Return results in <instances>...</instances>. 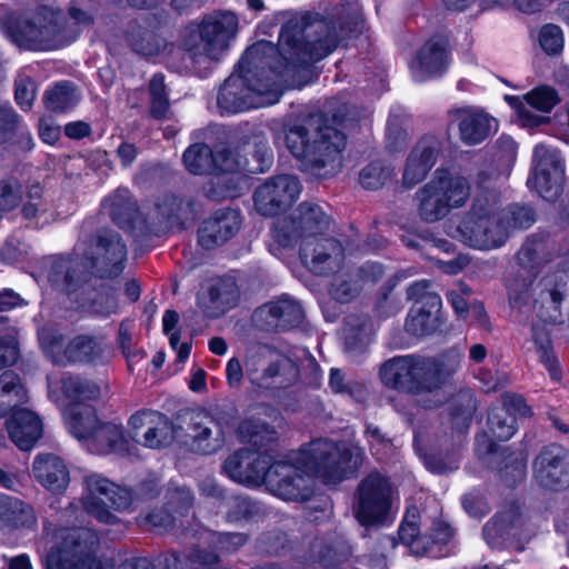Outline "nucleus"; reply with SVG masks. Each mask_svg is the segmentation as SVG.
<instances>
[{
	"mask_svg": "<svg viewBox=\"0 0 569 569\" xmlns=\"http://www.w3.org/2000/svg\"><path fill=\"white\" fill-rule=\"evenodd\" d=\"M226 507L227 519L231 522L253 518L259 511L256 502L243 496L227 497Z\"/></svg>",
	"mask_w": 569,
	"mask_h": 569,
	"instance_id": "56",
	"label": "nucleus"
},
{
	"mask_svg": "<svg viewBox=\"0 0 569 569\" xmlns=\"http://www.w3.org/2000/svg\"><path fill=\"white\" fill-rule=\"evenodd\" d=\"M440 142L435 137H423L412 148L407 158L402 174V184L412 188L422 181L436 164Z\"/></svg>",
	"mask_w": 569,
	"mask_h": 569,
	"instance_id": "24",
	"label": "nucleus"
},
{
	"mask_svg": "<svg viewBox=\"0 0 569 569\" xmlns=\"http://www.w3.org/2000/svg\"><path fill=\"white\" fill-rule=\"evenodd\" d=\"M239 297L236 280L231 277H223L213 280L208 291L198 296V306L206 317L214 319L236 307Z\"/></svg>",
	"mask_w": 569,
	"mask_h": 569,
	"instance_id": "23",
	"label": "nucleus"
},
{
	"mask_svg": "<svg viewBox=\"0 0 569 569\" xmlns=\"http://www.w3.org/2000/svg\"><path fill=\"white\" fill-rule=\"evenodd\" d=\"M449 117L450 122L457 124L461 141L468 146L482 142L496 130V120L479 107L455 108Z\"/></svg>",
	"mask_w": 569,
	"mask_h": 569,
	"instance_id": "21",
	"label": "nucleus"
},
{
	"mask_svg": "<svg viewBox=\"0 0 569 569\" xmlns=\"http://www.w3.org/2000/svg\"><path fill=\"white\" fill-rule=\"evenodd\" d=\"M64 417L69 431L76 438L86 441L99 423L94 408L86 403H70L64 411Z\"/></svg>",
	"mask_w": 569,
	"mask_h": 569,
	"instance_id": "34",
	"label": "nucleus"
},
{
	"mask_svg": "<svg viewBox=\"0 0 569 569\" xmlns=\"http://www.w3.org/2000/svg\"><path fill=\"white\" fill-rule=\"evenodd\" d=\"M539 44L548 56H557L562 52L565 37L561 28L553 23L541 27L539 31Z\"/></svg>",
	"mask_w": 569,
	"mask_h": 569,
	"instance_id": "57",
	"label": "nucleus"
},
{
	"mask_svg": "<svg viewBox=\"0 0 569 569\" xmlns=\"http://www.w3.org/2000/svg\"><path fill=\"white\" fill-rule=\"evenodd\" d=\"M477 401L471 390H460L449 400L448 423L452 433H465L472 421Z\"/></svg>",
	"mask_w": 569,
	"mask_h": 569,
	"instance_id": "33",
	"label": "nucleus"
},
{
	"mask_svg": "<svg viewBox=\"0 0 569 569\" xmlns=\"http://www.w3.org/2000/svg\"><path fill=\"white\" fill-rule=\"evenodd\" d=\"M488 428L492 438L508 441L516 432V418L506 408L492 407L488 413Z\"/></svg>",
	"mask_w": 569,
	"mask_h": 569,
	"instance_id": "49",
	"label": "nucleus"
},
{
	"mask_svg": "<svg viewBox=\"0 0 569 569\" xmlns=\"http://www.w3.org/2000/svg\"><path fill=\"white\" fill-rule=\"evenodd\" d=\"M92 274L83 254L73 252L52 257L48 278L57 290L72 297L76 302L86 305L97 300L92 296Z\"/></svg>",
	"mask_w": 569,
	"mask_h": 569,
	"instance_id": "7",
	"label": "nucleus"
},
{
	"mask_svg": "<svg viewBox=\"0 0 569 569\" xmlns=\"http://www.w3.org/2000/svg\"><path fill=\"white\" fill-rule=\"evenodd\" d=\"M101 355L99 343L89 336L73 338L63 349V356L69 362H91Z\"/></svg>",
	"mask_w": 569,
	"mask_h": 569,
	"instance_id": "47",
	"label": "nucleus"
},
{
	"mask_svg": "<svg viewBox=\"0 0 569 569\" xmlns=\"http://www.w3.org/2000/svg\"><path fill=\"white\" fill-rule=\"evenodd\" d=\"M103 213L126 231L134 229V220L139 216L138 202L132 199L128 189L119 188L101 203Z\"/></svg>",
	"mask_w": 569,
	"mask_h": 569,
	"instance_id": "30",
	"label": "nucleus"
},
{
	"mask_svg": "<svg viewBox=\"0 0 569 569\" xmlns=\"http://www.w3.org/2000/svg\"><path fill=\"white\" fill-rule=\"evenodd\" d=\"M156 208L158 213L166 220L168 227H180L193 218V202L191 199L179 197L174 193L161 196Z\"/></svg>",
	"mask_w": 569,
	"mask_h": 569,
	"instance_id": "35",
	"label": "nucleus"
},
{
	"mask_svg": "<svg viewBox=\"0 0 569 569\" xmlns=\"http://www.w3.org/2000/svg\"><path fill=\"white\" fill-rule=\"evenodd\" d=\"M1 23L7 36L20 49L47 51L69 42L62 12L48 7L38 8L30 17L8 13Z\"/></svg>",
	"mask_w": 569,
	"mask_h": 569,
	"instance_id": "5",
	"label": "nucleus"
},
{
	"mask_svg": "<svg viewBox=\"0 0 569 569\" xmlns=\"http://www.w3.org/2000/svg\"><path fill=\"white\" fill-rule=\"evenodd\" d=\"M399 539L402 543L412 547L417 552L422 551L427 553L430 551L429 546H425V539L427 536H420L417 522L412 519L409 520V516L405 518L399 530Z\"/></svg>",
	"mask_w": 569,
	"mask_h": 569,
	"instance_id": "61",
	"label": "nucleus"
},
{
	"mask_svg": "<svg viewBox=\"0 0 569 569\" xmlns=\"http://www.w3.org/2000/svg\"><path fill=\"white\" fill-rule=\"evenodd\" d=\"M449 66V51L447 41L441 38H431L419 50L417 59L411 64L412 77L422 82L441 74Z\"/></svg>",
	"mask_w": 569,
	"mask_h": 569,
	"instance_id": "25",
	"label": "nucleus"
},
{
	"mask_svg": "<svg viewBox=\"0 0 569 569\" xmlns=\"http://www.w3.org/2000/svg\"><path fill=\"white\" fill-rule=\"evenodd\" d=\"M300 258L313 273L329 276L341 269L345 250L338 240L323 237L300 247Z\"/></svg>",
	"mask_w": 569,
	"mask_h": 569,
	"instance_id": "18",
	"label": "nucleus"
},
{
	"mask_svg": "<svg viewBox=\"0 0 569 569\" xmlns=\"http://www.w3.org/2000/svg\"><path fill=\"white\" fill-rule=\"evenodd\" d=\"M499 216H502L508 233L513 229H527L535 222V212L528 206H509L507 209L499 210Z\"/></svg>",
	"mask_w": 569,
	"mask_h": 569,
	"instance_id": "55",
	"label": "nucleus"
},
{
	"mask_svg": "<svg viewBox=\"0 0 569 569\" xmlns=\"http://www.w3.org/2000/svg\"><path fill=\"white\" fill-rule=\"evenodd\" d=\"M526 100L529 107L541 112H550L559 102L557 91L547 86H542L530 91L526 96Z\"/></svg>",
	"mask_w": 569,
	"mask_h": 569,
	"instance_id": "60",
	"label": "nucleus"
},
{
	"mask_svg": "<svg viewBox=\"0 0 569 569\" xmlns=\"http://www.w3.org/2000/svg\"><path fill=\"white\" fill-rule=\"evenodd\" d=\"M430 181L450 211L463 207L470 198L471 186L461 174L438 169Z\"/></svg>",
	"mask_w": 569,
	"mask_h": 569,
	"instance_id": "29",
	"label": "nucleus"
},
{
	"mask_svg": "<svg viewBox=\"0 0 569 569\" xmlns=\"http://www.w3.org/2000/svg\"><path fill=\"white\" fill-rule=\"evenodd\" d=\"M428 306H413L406 319V330L413 336L433 333L439 327L440 296L428 297Z\"/></svg>",
	"mask_w": 569,
	"mask_h": 569,
	"instance_id": "32",
	"label": "nucleus"
},
{
	"mask_svg": "<svg viewBox=\"0 0 569 569\" xmlns=\"http://www.w3.org/2000/svg\"><path fill=\"white\" fill-rule=\"evenodd\" d=\"M239 435L257 450L246 448L229 456L222 466L224 473L242 485H264L272 495L286 501L308 500L313 493V477L325 483H337L352 477L362 462L359 448L322 438L274 459L260 450L276 442L277 432L254 419L243 420Z\"/></svg>",
	"mask_w": 569,
	"mask_h": 569,
	"instance_id": "2",
	"label": "nucleus"
},
{
	"mask_svg": "<svg viewBox=\"0 0 569 569\" xmlns=\"http://www.w3.org/2000/svg\"><path fill=\"white\" fill-rule=\"evenodd\" d=\"M167 505L181 517L188 516L193 503L191 491L184 487L169 488L167 492Z\"/></svg>",
	"mask_w": 569,
	"mask_h": 569,
	"instance_id": "63",
	"label": "nucleus"
},
{
	"mask_svg": "<svg viewBox=\"0 0 569 569\" xmlns=\"http://www.w3.org/2000/svg\"><path fill=\"white\" fill-rule=\"evenodd\" d=\"M238 18L230 11H214L188 23L180 47L189 71L207 78L228 54L238 32Z\"/></svg>",
	"mask_w": 569,
	"mask_h": 569,
	"instance_id": "4",
	"label": "nucleus"
},
{
	"mask_svg": "<svg viewBox=\"0 0 569 569\" xmlns=\"http://www.w3.org/2000/svg\"><path fill=\"white\" fill-rule=\"evenodd\" d=\"M301 191L302 184L293 174L269 177L253 191L254 209L263 217H274L291 208Z\"/></svg>",
	"mask_w": 569,
	"mask_h": 569,
	"instance_id": "13",
	"label": "nucleus"
},
{
	"mask_svg": "<svg viewBox=\"0 0 569 569\" xmlns=\"http://www.w3.org/2000/svg\"><path fill=\"white\" fill-rule=\"evenodd\" d=\"M329 224V217L319 204L305 201L299 204L292 217L274 224L272 238L283 248H291L298 243L302 247L307 241L321 239Z\"/></svg>",
	"mask_w": 569,
	"mask_h": 569,
	"instance_id": "9",
	"label": "nucleus"
},
{
	"mask_svg": "<svg viewBox=\"0 0 569 569\" xmlns=\"http://www.w3.org/2000/svg\"><path fill=\"white\" fill-rule=\"evenodd\" d=\"M280 139L300 161L302 170L317 178L335 176L342 167L347 137L321 117L284 124L282 137H274L276 142Z\"/></svg>",
	"mask_w": 569,
	"mask_h": 569,
	"instance_id": "3",
	"label": "nucleus"
},
{
	"mask_svg": "<svg viewBox=\"0 0 569 569\" xmlns=\"http://www.w3.org/2000/svg\"><path fill=\"white\" fill-rule=\"evenodd\" d=\"M21 186L16 178L0 180V216L11 211L20 203Z\"/></svg>",
	"mask_w": 569,
	"mask_h": 569,
	"instance_id": "58",
	"label": "nucleus"
},
{
	"mask_svg": "<svg viewBox=\"0 0 569 569\" xmlns=\"http://www.w3.org/2000/svg\"><path fill=\"white\" fill-rule=\"evenodd\" d=\"M532 340L536 351L539 355L540 362L548 370L551 379L559 381L561 379V369L558 359L553 353L550 333L545 328L533 326Z\"/></svg>",
	"mask_w": 569,
	"mask_h": 569,
	"instance_id": "44",
	"label": "nucleus"
},
{
	"mask_svg": "<svg viewBox=\"0 0 569 569\" xmlns=\"http://www.w3.org/2000/svg\"><path fill=\"white\" fill-rule=\"evenodd\" d=\"M89 493L83 498L87 512L103 523H113L117 517L108 508L128 509L133 500L131 490L120 487L106 478L92 475L87 478Z\"/></svg>",
	"mask_w": 569,
	"mask_h": 569,
	"instance_id": "14",
	"label": "nucleus"
},
{
	"mask_svg": "<svg viewBox=\"0 0 569 569\" xmlns=\"http://www.w3.org/2000/svg\"><path fill=\"white\" fill-rule=\"evenodd\" d=\"M191 449L201 455H211L224 445V431L206 410L192 411L188 421Z\"/></svg>",
	"mask_w": 569,
	"mask_h": 569,
	"instance_id": "20",
	"label": "nucleus"
},
{
	"mask_svg": "<svg viewBox=\"0 0 569 569\" xmlns=\"http://www.w3.org/2000/svg\"><path fill=\"white\" fill-rule=\"evenodd\" d=\"M150 114L154 119H164L170 112L168 88L162 73H156L149 82Z\"/></svg>",
	"mask_w": 569,
	"mask_h": 569,
	"instance_id": "48",
	"label": "nucleus"
},
{
	"mask_svg": "<svg viewBox=\"0 0 569 569\" xmlns=\"http://www.w3.org/2000/svg\"><path fill=\"white\" fill-rule=\"evenodd\" d=\"M360 289L361 284L355 270H348L333 280L330 295L335 300L347 303L358 296Z\"/></svg>",
	"mask_w": 569,
	"mask_h": 569,
	"instance_id": "54",
	"label": "nucleus"
},
{
	"mask_svg": "<svg viewBox=\"0 0 569 569\" xmlns=\"http://www.w3.org/2000/svg\"><path fill=\"white\" fill-rule=\"evenodd\" d=\"M416 199L418 201V214L425 222H437L450 212V209L447 207L431 181L418 189L416 192Z\"/></svg>",
	"mask_w": 569,
	"mask_h": 569,
	"instance_id": "38",
	"label": "nucleus"
},
{
	"mask_svg": "<svg viewBox=\"0 0 569 569\" xmlns=\"http://www.w3.org/2000/svg\"><path fill=\"white\" fill-rule=\"evenodd\" d=\"M247 376L250 382L259 388H271L280 373L278 361L266 362L263 358L252 356L246 363Z\"/></svg>",
	"mask_w": 569,
	"mask_h": 569,
	"instance_id": "46",
	"label": "nucleus"
},
{
	"mask_svg": "<svg viewBox=\"0 0 569 569\" xmlns=\"http://www.w3.org/2000/svg\"><path fill=\"white\" fill-rule=\"evenodd\" d=\"M549 241L542 236L528 237L517 252V262L523 269H532L550 260Z\"/></svg>",
	"mask_w": 569,
	"mask_h": 569,
	"instance_id": "43",
	"label": "nucleus"
},
{
	"mask_svg": "<svg viewBox=\"0 0 569 569\" xmlns=\"http://www.w3.org/2000/svg\"><path fill=\"white\" fill-rule=\"evenodd\" d=\"M456 370L457 366L441 358L418 356L412 395L419 397V405L426 409L438 408L445 400L441 389Z\"/></svg>",
	"mask_w": 569,
	"mask_h": 569,
	"instance_id": "11",
	"label": "nucleus"
},
{
	"mask_svg": "<svg viewBox=\"0 0 569 569\" xmlns=\"http://www.w3.org/2000/svg\"><path fill=\"white\" fill-rule=\"evenodd\" d=\"M179 315L174 310H167L162 317L163 332L169 337V343L177 351V361L183 363L190 356L191 343L180 342V333L176 330Z\"/></svg>",
	"mask_w": 569,
	"mask_h": 569,
	"instance_id": "53",
	"label": "nucleus"
},
{
	"mask_svg": "<svg viewBox=\"0 0 569 569\" xmlns=\"http://www.w3.org/2000/svg\"><path fill=\"white\" fill-rule=\"evenodd\" d=\"M391 507V485L383 475L371 472L358 486L355 516L360 525L382 523Z\"/></svg>",
	"mask_w": 569,
	"mask_h": 569,
	"instance_id": "12",
	"label": "nucleus"
},
{
	"mask_svg": "<svg viewBox=\"0 0 569 569\" xmlns=\"http://www.w3.org/2000/svg\"><path fill=\"white\" fill-rule=\"evenodd\" d=\"M395 177V169L381 160L367 164L359 173V181L365 189L377 190Z\"/></svg>",
	"mask_w": 569,
	"mask_h": 569,
	"instance_id": "50",
	"label": "nucleus"
},
{
	"mask_svg": "<svg viewBox=\"0 0 569 569\" xmlns=\"http://www.w3.org/2000/svg\"><path fill=\"white\" fill-rule=\"evenodd\" d=\"M39 342L43 351L51 356H59L64 346V338L61 332L52 327H43L38 332Z\"/></svg>",
	"mask_w": 569,
	"mask_h": 569,
	"instance_id": "64",
	"label": "nucleus"
},
{
	"mask_svg": "<svg viewBox=\"0 0 569 569\" xmlns=\"http://www.w3.org/2000/svg\"><path fill=\"white\" fill-rule=\"evenodd\" d=\"M90 451L98 455L114 453L121 457H139V439L126 436L121 426L99 422L87 441Z\"/></svg>",
	"mask_w": 569,
	"mask_h": 569,
	"instance_id": "19",
	"label": "nucleus"
},
{
	"mask_svg": "<svg viewBox=\"0 0 569 569\" xmlns=\"http://www.w3.org/2000/svg\"><path fill=\"white\" fill-rule=\"evenodd\" d=\"M33 508L24 501L0 496V522L10 528L31 527L36 523Z\"/></svg>",
	"mask_w": 569,
	"mask_h": 569,
	"instance_id": "36",
	"label": "nucleus"
},
{
	"mask_svg": "<svg viewBox=\"0 0 569 569\" xmlns=\"http://www.w3.org/2000/svg\"><path fill=\"white\" fill-rule=\"evenodd\" d=\"M61 390L71 403H84V401L96 400L100 396V387L83 377L66 375L61 378Z\"/></svg>",
	"mask_w": 569,
	"mask_h": 569,
	"instance_id": "42",
	"label": "nucleus"
},
{
	"mask_svg": "<svg viewBox=\"0 0 569 569\" xmlns=\"http://www.w3.org/2000/svg\"><path fill=\"white\" fill-rule=\"evenodd\" d=\"M98 546V536L90 529H72L48 553L47 566L49 569H110L97 558Z\"/></svg>",
	"mask_w": 569,
	"mask_h": 569,
	"instance_id": "8",
	"label": "nucleus"
},
{
	"mask_svg": "<svg viewBox=\"0 0 569 569\" xmlns=\"http://www.w3.org/2000/svg\"><path fill=\"white\" fill-rule=\"evenodd\" d=\"M150 415L156 418L152 420V422H156V426L149 428L144 433V446L150 448L169 446L176 433L172 422L163 415L157 412H151Z\"/></svg>",
	"mask_w": 569,
	"mask_h": 569,
	"instance_id": "51",
	"label": "nucleus"
},
{
	"mask_svg": "<svg viewBox=\"0 0 569 569\" xmlns=\"http://www.w3.org/2000/svg\"><path fill=\"white\" fill-rule=\"evenodd\" d=\"M241 222L239 210L231 208L217 210L199 228V244L204 249L223 244L240 230Z\"/></svg>",
	"mask_w": 569,
	"mask_h": 569,
	"instance_id": "22",
	"label": "nucleus"
},
{
	"mask_svg": "<svg viewBox=\"0 0 569 569\" xmlns=\"http://www.w3.org/2000/svg\"><path fill=\"white\" fill-rule=\"evenodd\" d=\"M9 415L8 431L12 441L21 449L29 450L42 436V422L38 415L26 408H16Z\"/></svg>",
	"mask_w": 569,
	"mask_h": 569,
	"instance_id": "27",
	"label": "nucleus"
},
{
	"mask_svg": "<svg viewBox=\"0 0 569 569\" xmlns=\"http://www.w3.org/2000/svg\"><path fill=\"white\" fill-rule=\"evenodd\" d=\"M206 196L211 200H221L237 196L233 179L217 174L204 187Z\"/></svg>",
	"mask_w": 569,
	"mask_h": 569,
	"instance_id": "62",
	"label": "nucleus"
},
{
	"mask_svg": "<svg viewBox=\"0 0 569 569\" xmlns=\"http://www.w3.org/2000/svg\"><path fill=\"white\" fill-rule=\"evenodd\" d=\"M361 23L362 11L357 1L338 3L329 20H289L280 30L277 47L259 41L246 50L237 70L220 87L217 103L221 113L277 103L281 97L277 78L291 83L308 78L312 64L335 51Z\"/></svg>",
	"mask_w": 569,
	"mask_h": 569,
	"instance_id": "1",
	"label": "nucleus"
},
{
	"mask_svg": "<svg viewBox=\"0 0 569 569\" xmlns=\"http://www.w3.org/2000/svg\"><path fill=\"white\" fill-rule=\"evenodd\" d=\"M417 366L418 355L393 357L381 366V381L389 388L412 393Z\"/></svg>",
	"mask_w": 569,
	"mask_h": 569,
	"instance_id": "28",
	"label": "nucleus"
},
{
	"mask_svg": "<svg viewBox=\"0 0 569 569\" xmlns=\"http://www.w3.org/2000/svg\"><path fill=\"white\" fill-rule=\"evenodd\" d=\"M536 481L543 488L561 490L569 486V452L561 446L543 448L533 462Z\"/></svg>",
	"mask_w": 569,
	"mask_h": 569,
	"instance_id": "17",
	"label": "nucleus"
},
{
	"mask_svg": "<svg viewBox=\"0 0 569 569\" xmlns=\"http://www.w3.org/2000/svg\"><path fill=\"white\" fill-rule=\"evenodd\" d=\"M32 475L42 487L53 493L63 492L70 482L67 465L53 453H39L32 463Z\"/></svg>",
	"mask_w": 569,
	"mask_h": 569,
	"instance_id": "26",
	"label": "nucleus"
},
{
	"mask_svg": "<svg viewBox=\"0 0 569 569\" xmlns=\"http://www.w3.org/2000/svg\"><path fill=\"white\" fill-rule=\"evenodd\" d=\"M27 398V390L17 372L7 370L0 375V417L8 416Z\"/></svg>",
	"mask_w": 569,
	"mask_h": 569,
	"instance_id": "37",
	"label": "nucleus"
},
{
	"mask_svg": "<svg viewBox=\"0 0 569 569\" xmlns=\"http://www.w3.org/2000/svg\"><path fill=\"white\" fill-rule=\"evenodd\" d=\"M460 240L478 250H492L502 247L507 239V227L499 209L492 204H483L476 199L471 210L458 226Z\"/></svg>",
	"mask_w": 569,
	"mask_h": 569,
	"instance_id": "6",
	"label": "nucleus"
},
{
	"mask_svg": "<svg viewBox=\"0 0 569 569\" xmlns=\"http://www.w3.org/2000/svg\"><path fill=\"white\" fill-rule=\"evenodd\" d=\"M243 173L257 174L267 172L273 163V152L267 142H258L252 151L243 156Z\"/></svg>",
	"mask_w": 569,
	"mask_h": 569,
	"instance_id": "52",
	"label": "nucleus"
},
{
	"mask_svg": "<svg viewBox=\"0 0 569 569\" xmlns=\"http://www.w3.org/2000/svg\"><path fill=\"white\" fill-rule=\"evenodd\" d=\"M565 163L560 152L546 144L533 149L532 176L527 180L539 196L547 201L556 200L562 192L565 183Z\"/></svg>",
	"mask_w": 569,
	"mask_h": 569,
	"instance_id": "15",
	"label": "nucleus"
},
{
	"mask_svg": "<svg viewBox=\"0 0 569 569\" xmlns=\"http://www.w3.org/2000/svg\"><path fill=\"white\" fill-rule=\"evenodd\" d=\"M569 256L558 262L557 269L543 276L533 286V312L543 322L561 321V306L568 293Z\"/></svg>",
	"mask_w": 569,
	"mask_h": 569,
	"instance_id": "10",
	"label": "nucleus"
},
{
	"mask_svg": "<svg viewBox=\"0 0 569 569\" xmlns=\"http://www.w3.org/2000/svg\"><path fill=\"white\" fill-rule=\"evenodd\" d=\"M261 311L270 315L277 326L282 329H290L299 326L305 317L301 305L288 296H282L276 301H271L263 306Z\"/></svg>",
	"mask_w": 569,
	"mask_h": 569,
	"instance_id": "39",
	"label": "nucleus"
},
{
	"mask_svg": "<svg viewBox=\"0 0 569 569\" xmlns=\"http://www.w3.org/2000/svg\"><path fill=\"white\" fill-rule=\"evenodd\" d=\"M521 517L517 508H510L496 515L483 527L482 533L491 548H501L517 537Z\"/></svg>",
	"mask_w": 569,
	"mask_h": 569,
	"instance_id": "31",
	"label": "nucleus"
},
{
	"mask_svg": "<svg viewBox=\"0 0 569 569\" xmlns=\"http://www.w3.org/2000/svg\"><path fill=\"white\" fill-rule=\"evenodd\" d=\"M80 100L77 87L70 81L57 82L48 89L43 97L44 106L53 112H66L77 106Z\"/></svg>",
	"mask_w": 569,
	"mask_h": 569,
	"instance_id": "40",
	"label": "nucleus"
},
{
	"mask_svg": "<svg viewBox=\"0 0 569 569\" xmlns=\"http://www.w3.org/2000/svg\"><path fill=\"white\" fill-rule=\"evenodd\" d=\"M243 156L228 148L214 152L216 172L243 173Z\"/></svg>",
	"mask_w": 569,
	"mask_h": 569,
	"instance_id": "59",
	"label": "nucleus"
},
{
	"mask_svg": "<svg viewBox=\"0 0 569 569\" xmlns=\"http://www.w3.org/2000/svg\"><path fill=\"white\" fill-rule=\"evenodd\" d=\"M182 161L186 169L192 174L216 173L214 152L206 143L189 146L182 154Z\"/></svg>",
	"mask_w": 569,
	"mask_h": 569,
	"instance_id": "41",
	"label": "nucleus"
},
{
	"mask_svg": "<svg viewBox=\"0 0 569 569\" xmlns=\"http://www.w3.org/2000/svg\"><path fill=\"white\" fill-rule=\"evenodd\" d=\"M82 254L96 277L113 278L124 269L127 248L119 233L100 230L92 237L90 250Z\"/></svg>",
	"mask_w": 569,
	"mask_h": 569,
	"instance_id": "16",
	"label": "nucleus"
},
{
	"mask_svg": "<svg viewBox=\"0 0 569 569\" xmlns=\"http://www.w3.org/2000/svg\"><path fill=\"white\" fill-rule=\"evenodd\" d=\"M533 281L528 278L513 277L507 281L509 305L520 313L533 311Z\"/></svg>",
	"mask_w": 569,
	"mask_h": 569,
	"instance_id": "45",
	"label": "nucleus"
}]
</instances>
